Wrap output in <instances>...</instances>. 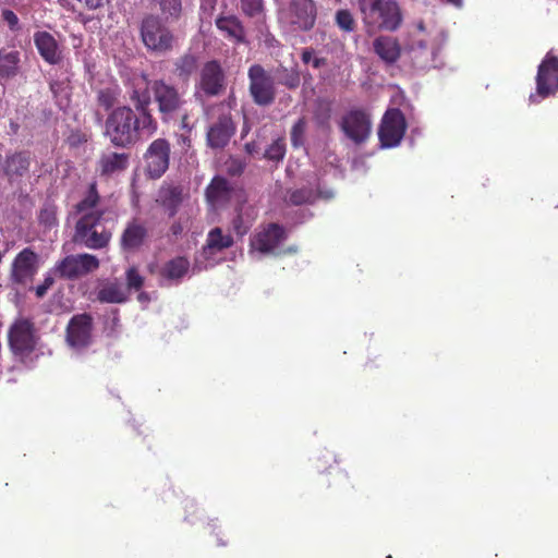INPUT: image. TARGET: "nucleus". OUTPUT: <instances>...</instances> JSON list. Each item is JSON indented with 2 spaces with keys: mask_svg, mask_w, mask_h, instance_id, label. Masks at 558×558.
I'll use <instances>...</instances> for the list:
<instances>
[{
  "mask_svg": "<svg viewBox=\"0 0 558 558\" xmlns=\"http://www.w3.org/2000/svg\"><path fill=\"white\" fill-rule=\"evenodd\" d=\"M232 193L230 183L220 177L214 178L206 190L207 199L214 206H221L229 202Z\"/></svg>",
  "mask_w": 558,
  "mask_h": 558,
  "instance_id": "bb28decb",
  "label": "nucleus"
},
{
  "mask_svg": "<svg viewBox=\"0 0 558 558\" xmlns=\"http://www.w3.org/2000/svg\"><path fill=\"white\" fill-rule=\"evenodd\" d=\"M2 21L7 23L9 29L13 33L21 31V24L17 15L10 9L1 11Z\"/></svg>",
  "mask_w": 558,
  "mask_h": 558,
  "instance_id": "a18cd8bd",
  "label": "nucleus"
},
{
  "mask_svg": "<svg viewBox=\"0 0 558 558\" xmlns=\"http://www.w3.org/2000/svg\"><path fill=\"white\" fill-rule=\"evenodd\" d=\"M39 267V255L31 247L23 248L11 265V280L16 284L32 281Z\"/></svg>",
  "mask_w": 558,
  "mask_h": 558,
  "instance_id": "2eb2a0df",
  "label": "nucleus"
},
{
  "mask_svg": "<svg viewBox=\"0 0 558 558\" xmlns=\"http://www.w3.org/2000/svg\"><path fill=\"white\" fill-rule=\"evenodd\" d=\"M39 219L47 226H52L54 223V213L52 209L45 208L40 211Z\"/></svg>",
  "mask_w": 558,
  "mask_h": 558,
  "instance_id": "3c124183",
  "label": "nucleus"
},
{
  "mask_svg": "<svg viewBox=\"0 0 558 558\" xmlns=\"http://www.w3.org/2000/svg\"><path fill=\"white\" fill-rule=\"evenodd\" d=\"M170 144L165 138H157L148 146L144 158L146 172L150 179L160 178L169 167Z\"/></svg>",
  "mask_w": 558,
  "mask_h": 558,
  "instance_id": "ddd939ff",
  "label": "nucleus"
},
{
  "mask_svg": "<svg viewBox=\"0 0 558 558\" xmlns=\"http://www.w3.org/2000/svg\"><path fill=\"white\" fill-rule=\"evenodd\" d=\"M177 121L180 122V128L184 131L190 132L192 130V125L190 124V117L189 113L183 108V111H181V116L177 119Z\"/></svg>",
  "mask_w": 558,
  "mask_h": 558,
  "instance_id": "603ef678",
  "label": "nucleus"
},
{
  "mask_svg": "<svg viewBox=\"0 0 558 558\" xmlns=\"http://www.w3.org/2000/svg\"><path fill=\"white\" fill-rule=\"evenodd\" d=\"M335 21L337 26L347 33H351L355 29L356 23L352 13L347 9H341L336 12Z\"/></svg>",
  "mask_w": 558,
  "mask_h": 558,
  "instance_id": "e433bc0d",
  "label": "nucleus"
},
{
  "mask_svg": "<svg viewBox=\"0 0 558 558\" xmlns=\"http://www.w3.org/2000/svg\"><path fill=\"white\" fill-rule=\"evenodd\" d=\"M160 8L165 14H168L174 20L180 16L182 9L180 0H160Z\"/></svg>",
  "mask_w": 558,
  "mask_h": 558,
  "instance_id": "79ce46f5",
  "label": "nucleus"
},
{
  "mask_svg": "<svg viewBox=\"0 0 558 558\" xmlns=\"http://www.w3.org/2000/svg\"><path fill=\"white\" fill-rule=\"evenodd\" d=\"M375 53L386 63L393 64L400 58L398 40L390 36H379L373 43Z\"/></svg>",
  "mask_w": 558,
  "mask_h": 558,
  "instance_id": "a878e982",
  "label": "nucleus"
},
{
  "mask_svg": "<svg viewBox=\"0 0 558 558\" xmlns=\"http://www.w3.org/2000/svg\"><path fill=\"white\" fill-rule=\"evenodd\" d=\"M190 262L186 257H174L160 268L159 276L165 286L179 284L190 270Z\"/></svg>",
  "mask_w": 558,
  "mask_h": 558,
  "instance_id": "5701e85b",
  "label": "nucleus"
},
{
  "mask_svg": "<svg viewBox=\"0 0 558 558\" xmlns=\"http://www.w3.org/2000/svg\"><path fill=\"white\" fill-rule=\"evenodd\" d=\"M280 21L287 23L293 31H311L317 19V7L314 0H290L280 11Z\"/></svg>",
  "mask_w": 558,
  "mask_h": 558,
  "instance_id": "423d86ee",
  "label": "nucleus"
},
{
  "mask_svg": "<svg viewBox=\"0 0 558 558\" xmlns=\"http://www.w3.org/2000/svg\"><path fill=\"white\" fill-rule=\"evenodd\" d=\"M245 151L248 154V155H254L255 153L258 151V146L256 144V142H248L245 144Z\"/></svg>",
  "mask_w": 558,
  "mask_h": 558,
  "instance_id": "864d4df0",
  "label": "nucleus"
},
{
  "mask_svg": "<svg viewBox=\"0 0 558 558\" xmlns=\"http://www.w3.org/2000/svg\"><path fill=\"white\" fill-rule=\"evenodd\" d=\"M359 4L368 34L395 32L402 23L401 9L395 0H361Z\"/></svg>",
  "mask_w": 558,
  "mask_h": 558,
  "instance_id": "7ed1b4c3",
  "label": "nucleus"
},
{
  "mask_svg": "<svg viewBox=\"0 0 558 558\" xmlns=\"http://www.w3.org/2000/svg\"><path fill=\"white\" fill-rule=\"evenodd\" d=\"M196 88L208 97L219 96L225 92L226 75L218 61L211 60L203 65Z\"/></svg>",
  "mask_w": 558,
  "mask_h": 558,
  "instance_id": "4468645a",
  "label": "nucleus"
},
{
  "mask_svg": "<svg viewBox=\"0 0 558 558\" xmlns=\"http://www.w3.org/2000/svg\"><path fill=\"white\" fill-rule=\"evenodd\" d=\"M316 199V194L310 187H302L294 191H290L287 201L295 206L303 204H311Z\"/></svg>",
  "mask_w": 558,
  "mask_h": 558,
  "instance_id": "c9c22d12",
  "label": "nucleus"
},
{
  "mask_svg": "<svg viewBox=\"0 0 558 558\" xmlns=\"http://www.w3.org/2000/svg\"><path fill=\"white\" fill-rule=\"evenodd\" d=\"M76 211L82 216L76 222L73 242L90 250L105 248L110 242L111 232L105 228L99 230L105 209L95 184L89 186L87 195L76 205Z\"/></svg>",
  "mask_w": 558,
  "mask_h": 558,
  "instance_id": "f257e3e1",
  "label": "nucleus"
},
{
  "mask_svg": "<svg viewBox=\"0 0 558 558\" xmlns=\"http://www.w3.org/2000/svg\"><path fill=\"white\" fill-rule=\"evenodd\" d=\"M53 275L54 274L52 272V270L48 272L44 279V282L35 288V293L37 298H44L48 289L52 287V284L54 283Z\"/></svg>",
  "mask_w": 558,
  "mask_h": 558,
  "instance_id": "de8ad7c7",
  "label": "nucleus"
},
{
  "mask_svg": "<svg viewBox=\"0 0 558 558\" xmlns=\"http://www.w3.org/2000/svg\"><path fill=\"white\" fill-rule=\"evenodd\" d=\"M340 126L347 137L355 144H362L371 134L372 122L365 111L355 109L343 116Z\"/></svg>",
  "mask_w": 558,
  "mask_h": 558,
  "instance_id": "dca6fc26",
  "label": "nucleus"
},
{
  "mask_svg": "<svg viewBox=\"0 0 558 558\" xmlns=\"http://www.w3.org/2000/svg\"><path fill=\"white\" fill-rule=\"evenodd\" d=\"M448 3L457 7V8H461L462 7V3H463V0H446Z\"/></svg>",
  "mask_w": 558,
  "mask_h": 558,
  "instance_id": "6e6d98bb",
  "label": "nucleus"
},
{
  "mask_svg": "<svg viewBox=\"0 0 558 558\" xmlns=\"http://www.w3.org/2000/svg\"><path fill=\"white\" fill-rule=\"evenodd\" d=\"M129 165V155L124 153L104 154L99 161V170L102 175H111L126 169Z\"/></svg>",
  "mask_w": 558,
  "mask_h": 558,
  "instance_id": "c85d7f7f",
  "label": "nucleus"
},
{
  "mask_svg": "<svg viewBox=\"0 0 558 558\" xmlns=\"http://www.w3.org/2000/svg\"><path fill=\"white\" fill-rule=\"evenodd\" d=\"M250 94L258 106H269L276 99L275 77L259 64H253L247 72Z\"/></svg>",
  "mask_w": 558,
  "mask_h": 558,
  "instance_id": "6e6552de",
  "label": "nucleus"
},
{
  "mask_svg": "<svg viewBox=\"0 0 558 558\" xmlns=\"http://www.w3.org/2000/svg\"><path fill=\"white\" fill-rule=\"evenodd\" d=\"M407 53L412 65L417 70H428L438 68L441 63L437 62L438 50L428 48L425 39L413 37L407 47Z\"/></svg>",
  "mask_w": 558,
  "mask_h": 558,
  "instance_id": "a211bd4d",
  "label": "nucleus"
},
{
  "mask_svg": "<svg viewBox=\"0 0 558 558\" xmlns=\"http://www.w3.org/2000/svg\"><path fill=\"white\" fill-rule=\"evenodd\" d=\"M286 155V143L282 138L274 141L264 153V157L268 160L279 161Z\"/></svg>",
  "mask_w": 558,
  "mask_h": 558,
  "instance_id": "58836bf2",
  "label": "nucleus"
},
{
  "mask_svg": "<svg viewBox=\"0 0 558 558\" xmlns=\"http://www.w3.org/2000/svg\"><path fill=\"white\" fill-rule=\"evenodd\" d=\"M162 206L169 211V216H174L179 205L182 202V191L179 187H168L160 191L159 194Z\"/></svg>",
  "mask_w": 558,
  "mask_h": 558,
  "instance_id": "72a5a7b5",
  "label": "nucleus"
},
{
  "mask_svg": "<svg viewBox=\"0 0 558 558\" xmlns=\"http://www.w3.org/2000/svg\"><path fill=\"white\" fill-rule=\"evenodd\" d=\"M558 90V59L547 58L539 64L536 76V94H531L530 100L536 101V96L546 98Z\"/></svg>",
  "mask_w": 558,
  "mask_h": 558,
  "instance_id": "f8f14e48",
  "label": "nucleus"
},
{
  "mask_svg": "<svg viewBox=\"0 0 558 558\" xmlns=\"http://www.w3.org/2000/svg\"><path fill=\"white\" fill-rule=\"evenodd\" d=\"M97 298L102 303H124L128 292L122 283L109 282L99 290Z\"/></svg>",
  "mask_w": 558,
  "mask_h": 558,
  "instance_id": "2f4dec72",
  "label": "nucleus"
},
{
  "mask_svg": "<svg viewBox=\"0 0 558 558\" xmlns=\"http://www.w3.org/2000/svg\"><path fill=\"white\" fill-rule=\"evenodd\" d=\"M286 239V230L277 223H270L253 238L251 246L253 251L262 254L280 255L295 253L296 248L293 246H290L284 251L280 250V245Z\"/></svg>",
  "mask_w": 558,
  "mask_h": 558,
  "instance_id": "1a4fd4ad",
  "label": "nucleus"
},
{
  "mask_svg": "<svg viewBox=\"0 0 558 558\" xmlns=\"http://www.w3.org/2000/svg\"><path fill=\"white\" fill-rule=\"evenodd\" d=\"M271 75L275 77V84L278 83L289 89H296L300 86L301 78L296 69L281 66L276 69Z\"/></svg>",
  "mask_w": 558,
  "mask_h": 558,
  "instance_id": "473e14b6",
  "label": "nucleus"
},
{
  "mask_svg": "<svg viewBox=\"0 0 558 558\" xmlns=\"http://www.w3.org/2000/svg\"><path fill=\"white\" fill-rule=\"evenodd\" d=\"M149 239L148 229L137 219L129 221L121 234L120 246L123 252L134 253L141 250Z\"/></svg>",
  "mask_w": 558,
  "mask_h": 558,
  "instance_id": "412c9836",
  "label": "nucleus"
},
{
  "mask_svg": "<svg viewBox=\"0 0 558 558\" xmlns=\"http://www.w3.org/2000/svg\"><path fill=\"white\" fill-rule=\"evenodd\" d=\"M117 102V95L110 88L100 89L97 93V104L106 111L110 110Z\"/></svg>",
  "mask_w": 558,
  "mask_h": 558,
  "instance_id": "a19ab883",
  "label": "nucleus"
},
{
  "mask_svg": "<svg viewBox=\"0 0 558 558\" xmlns=\"http://www.w3.org/2000/svg\"><path fill=\"white\" fill-rule=\"evenodd\" d=\"M21 52L0 48V83L15 78L21 72Z\"/></svg>",
  "mask_w": 558,
  "mask_h": 558,
  "instance_id": "b1692460",
  "label": "nucleus"
},
{
  "mask_svg": "<svg viewBox=\"0 0 558 558\" xmlns=\"http://www.w3.org/2000/svg\"><path fill=\"white\" fill-rule=\"evenodd\" d=\"M227 171L231 175H240L246 168V161L239 157H230L226 162Z\"/></svg>",
  "mask_w": 558,
  "mask_h": 558,
  "instance_id": "c03bdc74",
  "label": "nucleus"
},
{
  "mask_svg": "<svg viewBox=\"0 0 558 558\" xmlns=\"http://www.w3.org/2000/svg\"><path fill=\"white\" fill-rule=\"evenodd\" d=\"M96 121L98 124H101L102 122V117L99 113H96Z\"/></svg>",
  "mask_w": 558,
  "mask_h": 558,
  "instance_id": "052dcab7",
  "label": "nucleus"
},
{
  "mask_svg": "<svg viewBox=\"0 0 558 558\" xmlns=\"http://www.w3.org/2000/svg\"><path fill=\"white\" fill-rule=\"evenodd\" d=\"M50 90L56 98L59 108L68 107L70 101V87L66 81H53L50 83Z\"/></svg>",
  "mask_w": 558,
  "mask_h": 558,
  "instance_id": "f704fd0d",
  "label": "nucleus"
},
{
  "mask_svg": "<svg viewBox=\"0 0 558 558\" xmlns=\"http://www.w3.org/2000/svg\"><path fill=\"white\" fill-rule=\"evenodd\" d=\"M31 167V154L28 151L14 153L5 158L4 173L10 181L25 175Z\"/></svg>",
  "mask_w": 558,
  "mask_h": 558,
  "instance_id": "393cba45",
  "label": "nucleus"
},
{
  "mask_svg": "<svg viewBox=\"0 0 558 558\" xmlns=\"http://www.w3.org/2000/svg\"><path fill=\"white\" fill-rule=\"evenodd\" d=\"M93 317L89 314L74 315L68 326L65 339L77 351L86 349L93 342Z\"/></svg>",
  "mask_w": 558,
  "mask_h": 558,
  "instance_id": "9b49d317",
  "label": "nucleus"
},
{
  "mask_svg": "<svg viewBox=\"0 0 558 558\" xmlns=\"http://www.w3.org/2000/svg\"><path fill=\"white\" fill-rule=\"evenodd\" d=\"M141 37L144 46L157 54H166L174 49L178 38L160 17L148 15L141 24Z\"/></svg>",
  "mask_w": 558,
  "mask_h": 558,
  "instance_id": "39448f33",
  "label": "nucleus"
},
{
  "mask_svg": "<svg viewBox=\"0 0 558 558\" xmlns=\"http://www.w3.org/2000/svg\"><path fill=\"white\" fill-rule=\"evenodd\" d=\"M236 125L230 113L220 114L211 122L206 132V144L211 149L225 148L235 134Z\"/></svg>",
  "mask_w": 558,
  "mask_h": 558,
  "instance_id": "f3484780",
  "label": "nucleus"
},
{
  "mask_svg": "<svg viewBox=\"0 0 558 558\" xmlns=\"http://www.w3.org/2000/svg\"><path fill=\"white\" fill-rule=\"evenodd\" d=\"M126 292L131 290L138 291L144 284V277L138 272L135 267H130L125 272Z\"/></svg>",
  "mask_w": 558,
  "mask_h": 558,
  "instance_id": "ea45409f",
  "label": "nucleus"
},
{
  "mask_svg": "<svg viewBox=\"0 0 558 558\" xmlns=\"http://www.w3.org/2000/svg\"><path fill=\"white\" fill-rule=\"evenodd\" d=\"M407 122L400 109L388 110L380 123L378 137L383 148L397 147L405 133Z\"/></svg>",
  "mask_w": 558,
  "mask_h": 558,
  "instance_id": "9d476101",
  "label": "nucleus"
},
{
  "mask_svg": "<svg viewBox=\"0 0 558 558\" xmlns=\"http://www.w3.org/2000/svg\"><path fill=\"white\" fill-rule=\"evenodd\" d=\"M241 8L248 16H255L263 9V0H242Z\"/></svg>",
  "mask_w": 558,
  "mask_h": 558,
  "instance_id": "49530a36",
  "label": "nucleus"
},
{
  "mask_svg": "<svg viewBox=\"0 0 558 558\" xmlns=\"http://www.w3.org/2000/svg\"><path fill=\"white\" fill-rule=\"evenodd\" d=\"M34 44L40 57L49 64H59L63 59L62 49L57 39L46 31L34 34Z\"/></svg>",
  "mask_w": 558,
  "mask_h": 558,
  "instance_id": "4be33fe9",
  "label": "nucleus"
},
{
  "mask_svg": "<svg viewBox=\"0 0 558 558\" xmlns=\"http://www.w3.org/2000/svg\"><path fill=\"white\" fill-rule=\"evenodd\" d=\"M198 65V56L194 52L187 51L174 60L173 73L177 77L186 82L194 73H196Z\"/></svg>",
  "mask_w": 558,
  "mask_h": 558,
  "instance_id": "cd10ccee",
  "label": "nucleus"
},
{
  "mask_svg": "<svg viewBox=\"0 0 558 558\" xmlns=\"http://www.w3.org/2000/svg\"><path fill=\"white\" fill-rule=\"evenodd\" d=\"M9 343L14 353L31 352L35 348L34 325L28 319H17L10 327Z\"/></svg>",
  "mask_w": 558,
  "mask_h": 558,
  "instance_id": "6ab92c4d",
  "label": "nucleus"
},
{
  "mask_svg": "<svg viewBox=\"0 0 558 558\" xmlns=\"http://www.w3.org/2000/svg\"><path fill=\"white\" fill-rule=\"evenodd\" d=\"M130 99L138 112V117L142 118V130L148 135H153L158 129V123L149 110V105L153 100L149 83L145 89H133Z\"/></svg>",
  "mask_w": 558,
  "mask_h": 558,
  "instance_id": "aec40b11",
  "label": "nucleus"
},
{
  "mask_svg": "<svg viewBox=\"0 0 558 558\" xmlns=\"http://www.w3.org/2000/svg\"><path fill=\"white\" fill-rule=\"evenodd\" d=\"M301 59L306 64L311 63L314 69H320L327 64V60L316 57L313 49H304Z\"/></svg>",
  "mask_w": 558,
  "mask_h": 558,
  "instance_id": "37998d69",
  "label": "nucleus"
},
{
  "mask_svg": "<svg viewBox=\"0 0 558 558\" xmlns=\"http://www.w3.org/2000/svg\"><path fill=\"white\" fill-rule=\"evenodd\" d=\"M417 29H418L420 32H424V31H425V25H424V23H423V22L417 23Z\"/></svg>",
  "mask_w": 558,
  "mask_h": 558,
  "instance_id": "bf43d9fd",
  "label": "nucleus"
},
{
  "mask_svg": "<svg viewBox=\"0 0 558 558\" xmlns=\"http://www.w3.org/2000/svg\"><path fill=\"white\" fill-rule=\"evenodd\" d=\"M88 10H97L104 8L110 0H77Z\"/></svg>",
  "mask_w": 558,
  "mask_h": 558,
  "instance_id": "8fccbe9b",
  "label": "nucleus"
},
{
  "mask_svg": "<svg viewBox=\"0 0 558 558\" xmlns=\"http://www.w3.org/2000/svg\"><path fill=\"white\" fill-rule=\"evenodd\" d=\"M117 322H118V317H117V316H114V317H113V323L116 324Z\"/></svg>",
  "mask_w": 558,
  "mask_h": 558,
  "instance_id": "680f3d73",
  "label": "nucleus"
},
{
  "mask_svg": "<svg viewBox=\"0 0 558 558\" xmlns=\"http://www.w3.org/2000/svg\"><path fill=\"white\" fill-rule=\"evenodd\" d=\"M149 90L153 101L157 105L161 121L163 123L175 122L186 104L183 93L162 78L150 81Z\"/></svg>",
  "mask_w": 558,
  "mask_h": 558,
  "instance_id": "20e7f679",
  "label": "nucleus"
},
{
  "mask_svg": "<svg viewBox=\"0 0 558 558\" xmlns=\"http://www.w3.org/2000/svg\"><path fill=\"white\" fill-rule=\"evenodd\" d=\"M216 26L228 37L239 43L244 41L245 31L238 17L233 15L219 17L216 20Z\"/></svg>",
  "mask_w": 558,
  "mask_h": 558,
  "instance_id": "7c9ffc66",
  "label": "nucleus"
},
{
  "mask_svg": "<svg viewBox=\"0 0 558 558\" xmlns=\"http://www.w3.org/2000/svg\"><path fill=\"white\" fill-rule=\"evenodd\" d=\"M306 120L305 118H300L291 129V143L292 146L298 148L304 145L305 141V132H306Z\"/></svg>",
  "mask_w": 558,
  "mask_h": 558,
  "instance_id": "4c0bfd02",
  "label": "nucleus"
},
{
  "mask_svg": "<svg viewBox=\"0 0 558 558\" xmlns=\"http://www.w3.org/2000/svg\"><path fill=\"white\" fill-rule=\"evenodd\" d=\"M99 266L100 262L95 255L83 253L65 256L54 265L52 272L64 280H77L96 271Z\"/></svg>",
  "mask_w": 558,
  "mask_h": 558,
  "instance_id": "0eeeda50",
  "label": "nucleus"
},
{
  "mask_svg": "<svg viewBox=\"0 0 558 558\" xmlns=\"http://www.w3.org/2000/svg\"><path fill=\"white\" fill-rule=\"evenodd\" d=\"M137 299H138V301H140V302H142V303H143V302H147V301L149 300V298H148L147 293H145V292H141V293L138 294Z\"/></svg>",
  "mask_w": 558,
  "mask_h": 558,
  "instance_id": "4d7b16f0",
  "label": "nucleus"
},
{
  "mask_svg": "<svg viewBox=\"0 0 558 558\" xmlns=\"http://www.w3.org/2000/svg\"><path fill=\"white\" fill-rule=\"evenodd\" d=\"M215 1L216 0H205L202 7L206 8V5H208L209 9H214Z\"/></svg>",
  "mask_w": 558,
  "mask_h": 558,
  "instance_id": "13d9d810",
  "label": "nucleus"
},
{
  "mask_svg": "<svg viewBox=\"0 0 558 558\" xmlns=\"http://www.w3.org/2000/svg\"><path fill=\"white\" fill-rule=\"evenodd\" d=\"M142 118L128 106L113 109L105 123V135L117 147H129L140 140Z\"/></svg>",
  "mask_w": 558,
  "mask_h": 558,
  "instance_id": "f03ea898",
  "label": "nucleus"
},
{
  "mask_svg": "<svg viewBox=\"0 0 558 558\" xmlns=\"http://www.w3.org/2000/svg\"><path fill=\"white\" fill-rule=\"evenodd\" d=\"M233 245V238L230 234H223L220 228H214L207 235L206 245L203 248V254L209 257L215 252L229 248Z\"/></svg>",
  "mask_w": 558,
  "mask_h": 558,
  "instance_id": "c756f323",
  "label": "nucleus"
},
{
  "mask_svg": "<svg viewBox=\"0 0 558 558\" xmlns=\"http://www.w3.org/2000/svg\"><path fill=\"white\" fill-rule=\"evenodd\" d=\"M83 141L82 136L80 134H72L69 138H68V142L71 146H76L78 143H81Z\"/></svg>",
  "mask_w": 558,
  "mask_h": 558,
  "instance_id": "5fc2aeb1",
  "label": "nucleus"
},
{
  "mask_svg": "<svg viewBox=\"0 0 558 558\" xmlns=\"http://www.w3.org/2000/svg\"><path fill=\"white\" fill-rule=\"evenodd\" d=\"M232 229L236 232L238 235H244L248 229L250 225L245 222L242 216L239 214L232 221Z\"/></svg>",
  "mask_w": 558,
  "mask_h": 558,
  "instance_id": "09e8293b",
  "label": "nucleus"
}]
</instances>
